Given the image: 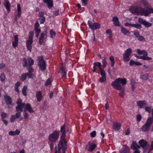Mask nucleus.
Wrapping results in <instances>:
<instances>
[{
    "mask_svg": "<svg viewBox=\"0 0 153 153\" xmlns=\"http://www.w3.org/2000/svg\"><path fill=\"white\" fill-rule=\"evenodd\" d=\"M137 57L138 59H143L145 60H149L152 59V58L144 55L143 56H137Z\"/></svg>",
    "mask_w": 153,
    "mask_h": 153,
    "instance_id": "nucleus-28",
    "label": "nucleus"
},
{
    "mask_svg": "<svg viewBox=\"0 0 153 153\" xmlns=\"http://www.w3.org/2000/svg\"><path fill=\"white\" fill-rule=\"evenodd\" d=\"M4 100L7 105H11L12 101L10 97L7 95H5L4 96Z\"/></svg>",
    "mask_w": 153,
    "mask_h": 153,
    "instance_id": "nucleus-15",
    "label": "nucleus"
},
{
    "mask_svg": "<svg viewBox=\"0 0 153 153\" xmlns=\"http://www.w3.org/2000/svg\"><path fill=\"white\" fill-rule=\"evenodd\" d=\"M26 74L28 78L32 79L33 78L34 75L32 73H27Z\"/></svg>",
    "mask_w": 153,
    "mask_h": 153,
    "instance_id": "nucleus-43",
    "label": "nucleus"
},
{
    "mask_svg": "<svg viewBox=\"0 0 153 153\" xmlns=\"http://www.w3.org/2000/svg\"><path fill=\"white\" fill-rule=\"evenodd\" d=\"M59 132L55 131L53 133L50 134L48 137L49 140L52 143L55 142L59 138Z\"/></svg>",
    "mask_w": 153,
    "mask_h": 153,
    "instance_id": "nucleus-3",
    "label": "nucleus"
},
{
    "mask_svg": "<svg viewBox=\"0 0 153 153\" xmlns=\"http://www.w3.org/2000/svg\"><path fill=\"white\" fill-rule=\"evenodd\" d=\"M142 116L140 114H138L137 115L136 118L137 120L140 121L141 119Z\"/></svg>",
    "mask_w": 153,
    "mask_h": 153,
    "instance_id": "nucleus-57",
    "label": "nucleus"
},
{
    "mask_svg": "<svg viewBox=\"0 0 153 153\" xmlns=\"http://www.w3.org/2000/svg\"><path fill=\"white\" fill-rule=\"evenodd\" d=\"M152 122V119L151 117H148L145 123L142 126L141 129L144 132L148 131L151 127Z\"/></svg>",
    "mask_w": 153,
    "mask_h": 153,
    "instance_id": "nucleus-2",
    "label": "nucleus"
},
{
    "mask_svg": "<svg viewBox=\"0 0 153 153\" xmlns=\"http://www.w3.org/2000/svg\"><path fill=\"white\" fill-rule=\"evenodd\" d=\"M36 96L38 101L40 102L42 97L41 92L40 91H37L36 93Z\"/></svg>",
    "mask_w": 153,
    "mask_h": 153,
    "instance_id": "nucleus-25",
    "label": "nucleus"
},
{
    "mask_svg": "<svg viewBox=\"0 0 153 153\" xmlns=\"http://www.w3.org/2000/svg\"><path fill=\"white\" fill-rule=\"evenodd\" d=\"M129 57V56L123 55V58L125 61L128 62L130 60V59Z\"/></svg>",
    "mask_w": 153,
    "mask_h": 153,
    "instance_id": "nucleus-46",
    "label": "nucleus"
},
{
    "mask_svg": "<svg viewBox=\"0 0 153 153\" xmlns=\"http://www.w3.org/2000/svg\"><path fill=\"white\" fill-rule=\"evenodd\" d=\"M120 123L116 122L113 124V127L114 129L116 130H118L120 128Z\"/></svg>",
    "mask_w": 153,
    "mask_h": 153,
    "instance_id": "nucleus-26",
    "label": "nucleus"
},
{
    "mask_svg": "<svg viewBox=\"0 0 153 153\" xmlns=\"http://www.w3.org/2000/svg\"><path fill=\"white\" fill-rule=\"evenodd\" d=\"M33 40H27L26 42V46L27 49L30 51H31L32 49L31 44L32 43Z\"/></svg>",
    "mask_w": 153,
    "mask_h": 153,
    "instance_id": "nucleus-21",
    "label": "nucleus"
},
{
    "mask_svg": "<svg viewBox=\"0 0 153 153\" xmlns=\"http://www.w3.org/2000/svg\"><path fill=\"white\" fill-rule=\"evenodd\" d=\"M131 26L135 27L138 29H140L141 28V25L138 24H132Z\"/></svg>",
    "mask_w": 153,
    "mask_h": 153,
    "instance_id": "nucleus-39",
    "label": "nucleus"
},
{
    "mask_svg": "<svg viewBox=\"0 0 153 153\" xmlns=\"http://www.w3.org/2000/svg\"><path fill=\"white\" fill-rule=\"evenodd\" d=\"M137 52L139 54H142L143 55L147 56V53L144 50L141 51L139 49H137Z\"/></svg>",
    "mask_w": 153,
    "mask_h": 153,
    "instance_id": "nucleus-31",
    "label": "nucleus"
},
{
    "mask_svg": "<svg viewBox=\"0 0 153 153\" xmlns=\"http://www.w3.org/2000/svg\"><path fill=\"white\" fill-rule=\"evenodd\" d=\"M27 76V75L26 73L23 74L20 77V79L22 81H25L26 79Z\"/></svg>",
    "mask_w": 153,
    "mask_h": 153,
    "instance_id": "nucleus-37",
    "label": "nucleus"
},
{
    "mask_svg": "<svg viewBox=\"0 0 153 153\" xmlns=\"http://www.w3.org/2000/svg\"><path fill=\"white\" fill-rule=\"evenodd\" d=\"M29 63L30 64V66H31L33 64L34 61L31 58H29L28 59Z\"/></svg>",
    "mask_w": 153,
    "mask_h": 153,
    "instance_id": "nucleus-54",
    "label": "nucleus"
},
{
    "mask_svg": "<svg viewBox=\"0 0 153 153\" xmlns=\"http://www.w3.org/2000/svg\"><path fill=\"white\" fill-rule=\"evenodd\" d=\"M137 38L138 40L140 41H142L145 40V38L143 36H139Z\"/></svg>",
    "mask_w": 153,
    "mask_h": 153,
    "instance_id": "nucleus-63",
    "label": "nucleus"
},
{
    "mask_svg": "<svg viewBox=\"0 0 153 153\" xmlns=\"http://www.w3.org/2000/svg\"><path fill=\"white\" fill-rule=\"evenodd\" d=\"M142 64L139 62L134 61L132 60H131L129 62V65L131 66L135 65L136 66L141 65Z\"/></svg>",
    "mask_w": 153,
    "mask_h": 153,
    "instance_id": "nucleus-24",
    "label": "nucleus"
},
{
    "mask_svg": "<svg viewBox=\"0 0 153 153\" xmlns=\"http://www.w3.org/2000/svg\"><path fill=\"white\" fill-rule=\"evenodd\" d=\"M90 143V142H89L88 145L86 146V147L88 146V150L90 152H91L96 147L97 145L93 143Z\"/></svg>",
    "mask_w": 153,
    "mask_h": 153,
    "instance_id": "nucleus-13",
    "label": "nucleus"
},
{
    "mask_svg": "<svg viewBox=\"0 0 153 153\" xmlns=\"http://www.w3.org/2000/svg\"><path fill=\"white\" fill-rule=\"evenodd\" d=\"M124 147L120 151V153H129V148L127 145L123 146Z\"/></svg>",
    "mask_w": 153,
    "mask_h": 153,
    "instance_id": "nucleus-18",
    "label": "nucleus"
},
{
    "mask_svg": "<svg viewBox=\"0 0 153 153\" xmlns=\"http://www.w3.org/2000/svg\"><path fill=\"white\" fill-rule=\"evenodd\" d=\"M140 77L143 80H146L149 78V75L148 74H144L141 75Z\"/></svg>",
    "mask_w": 153,
    "mask_h": 153,
    "instance_id": "nucleus-30",
    "label": "nucleus"
},
{
    "mask_svg": "<svg viewBox=\"0 0 153 153\" xmlns=\"http://www.w3.org/2000/svg\"><path fill=\"white\" fill-rule=\"evenodd\" d=\"M100 70L101 75L102 76H106L105 73L104 71L102 69H100Z\"/></svg>",
    "mask_w": 153,
    "mask_h": 153,
    "instance_id": "nucleus-55",
    "label": "nucleus"
},
{
    "mask_svg": "<svg viewBox=\"0 0 153 153\" xmlns=\"http://www.w3.org/2000/svg\"><path fill=\"white\" fill-rule=\"evenodd\" d=\"M140 146L143 149L146 148V147H149V145L148 144L147 142L146 141L144 140H140L138 143Z\"/></svg>",
    "mask_w": 153,
    "mask_h": 153,
    "instance_id": "nucleus-9",
    "label": "nucleus"
},
{
    "mask_svg": "<svg viewBox=\"0 0 153 153\" xmlns=\"http://www.w3.org/2000/svg\"><path fill=\"white\" fill-rule=\"evenodd\" d=\"M146 10L145 9L140 7H132L129 9L130 12L133 13H136L140 15L144 16L146 13Z\"/></svg>",
    "mask_w": 153,
    "mask_h": 153,
    "instance_id": "nucleus-1",
    "label": "nucleus"
},
{
    "mask_svg": "<svg viewBox=\"0 0 153 153\" xmlns=\"http://www.w3.org/2000/svg\"><path fill=\"white\" fill-rule=\"evenodd\" d=\"M25 103H22V104L18 105L16 107V110L17 111L21 112L25 107Z\"/></svg>",
    "mask_w": 153,
    "mask_h": 153,
    "instance_id": "nucleus-17",
    "label": "nucleus"
},
{
    "mask_svg": "<svg viewBox=\"0 0 153 153\" xmlns=\"http://www.w3.org/2000/svg\"><path fill=\"white\" fill-rule=\"evenodd\" d=\"M51 83V81L50 78H48L46 81L45 82V85L47 86L48 85H50Z\"/></svg>",
    "mask_w": 153,
    "mask_h": 153,
    "instance_id": "nucleus-50",
    "label": "nucleus"
},
{
    "mask_svg": "<svg viewBox=\"0 0 153 153\" xmlns=\"http://www.w3.org/2000/svg\"><path fill=\"white\" fill-rule=\"evenodd\" d=\"M44 33H42L41 34V36L39 38V43L42 45L44 42Z\"/></svg>",
    "mask_w": 153,
    "mask_h": 153,
    "instance_id": "nucleus-29",
    "label": "nucleus"
},
{
    "mask_svg": "<svg viewBox=\"0 0 153 153\" xmlns=\"http://www.w3.org/2000/svg\"><path fill=\"white\" fill-rule=\"evenodd\" d=\"M24 118L25 119H27L29 117V115L26 112H24Z\"/></svg>",
    "mask_w": 153,
    "mask_h": 153,
    "instance_id": "nucleus-58",
    "label": "nucleus"
},
{
    "mask_svg": "<svg viewBox=\"0 0 153 153\" xmlns=\"http://www.w3.org/2000/svg\"><path fill=\"white\" fill-rule=\"evenodd\" d=\"M39 25L38 22H36V23L35 24V25L34 26L35 29H39L38 28V27H39Z\"/></svg>",
    "mask_w": 153,
    "mask_h": 153,
    "instance_id": "nucleus-62",
    "label": "nucleus"
},
{
    "mask_svg": "<svg viewBox=\"0 0 153 153\" xmlns=\"http://www.w3.org/2000/svg\"><path fill=\"white\" fill-rule=\"evenodd\" d=\"M3 4L7 9V12L9 13L10 12V4L9 3V2L7 0H5Z\"/></svg>",
    "mask_w": 153,
    "mask_h": 153,
    "instance_id": "nucleus-20",
    "label": "nucleus"
},
{
    "mask_svg": "<svg viewBox=\"0 0 153 153\" xmlns=\"http://www.w3.org/2000/svg\"><path fill=\"white\" fill-rule=\"evenodd\" d=\"M121 30L123 33L125 35H126L127 34L129 33H130L129 31L123 27H122L121 28Z\"/></svg>",
    "mask_w": 153,
    "mask_h": 153,
    "instance_id": "nucleus-36",
    "label": "nucleus"
},
{
    "mask_svg": "<svg viewBox=\"0 0 153 153\" xmlns=\"http://www.w3.org/2000/svg\"><path fill=\"white\" fill-rule=\"evenodd\" d=\"M112 21L115 26H120V25L119 21V19L118 17L116 16H114L112 18Z\"/></svg>",
    "mask_w": 153,
    "mask_h": 153,
    "instance_id": "nucleus-19",
    "label": "nucleus"
},
{
    "mask_svg": "<svg viewBox=\"0 0 153 153\" xmlns=\"http://www.w3.org/2000/svg\"><path fill=\"white\" fill-rule=\"evenodd\" d=\"M65 124L61 127L60 131L62 133V135L60 137V140L65 141Z\"/></svg>",
    "mask_w": 153,
    "mask_h": 153,
    "instance_id": "nucleus-7",
    "label": "nucleus"
},
{
    "mask_svg": "<svg viewBox=\"0 0 153 153\" xmlns=\"http://www.w3.org/2000/svg\"><path fill=\"white\" fill-rule=\"evenodd\" d=\"M140 4H143L146 7H148V3L146 0H142L140 1Z\"/></svg>",
    "mask_w": 153,
    "mask_h": 153,
    "instance_id": "nucleus-34",
    "label": "nucleus"
},
{
    "mask_svg": "<svg viewBox=\"0 0 153 153\" xmlns=\"http://www.w3.org/2000/svg\"><path fill=\"white\" fill-rule=\"evenodd\" d=\"M43 2L47 4V6L48 8L50 9L53 7V0H43Z\"/></svg>",
    "mask_w": 153,
    "mask_h": 153,
    "instance_id": "nucleus-14",
    "label": "nucleus"
},
{
    "mask_svg": "<svg viewBox=\"0 0 153 153\" xmlns=\"http://www.w3.org/2000/svg\"><path fill=\"white\" fill-rule=\"evenodd\" d=\"M131 148L134 150V153H140V146L137 144L136 141H133L132 142V144L131 145Z\"/></svg>",
    "mask_w": 153,
    "mask_h": 153,
    "instance_id": "nucleus-5",
    "label": "nucleus"
},
{
    "mask_svg": "<svg viewBox=\"0 0 153 153\" xmlns=\"http://www.w3.org/2000/svg\"><path fill=\"white\" fill-rule=\"evenodd\" d=\"M102 63L103 65V67L104 68L106 67L107 62H106V59L105 58H104L102 61Z\"/></svg>",
    "mask_w": 153,
    "mask_h": 153,
    "instance_id": "nucleus-53",
    "label": "nucleus"
},
{
    "mask_svg": "<svg viewBox=\"0 0 153 153\" xmlns=\"http://www.w3.org/2000/svg\"><path fill=\"white\" fill-rule=\"evenodd\" d=\"M27 89V87L26 86H24L22 90V93L25 96H26L27 95L26 90Z\"/></svg>",
    "mask_w": 153,
    "mask_h": 153,
    "instance_id": "nucleus-38",
    "label": "nucleus"
},
{
    "mask_svg": "<svg viewBox=\"0 0 153 153\" xmlns=\"http://www.w3.org/2000/svg\"><path fill=\"white\" fill-rule=\"evenodd\" d=\"M88 24L89 27L94 30L99 29L100 27V25L98 23L95 22L93 23L90 20L88 21Z\"/></svg>",
    "mask_w": 153,
    "mask_h": 153,
    "instance_id": "nucleus-6",
    "label": "nucleus"
},
{
    "mask_svg": "<svg viewBox=\"0 0 153 153\" xmlns=\"http://www.w3.org/2000/svg\"><path fill=\"white\" fill-rule=\"evenodd\" d=\"M16 118L15 115H12L10 118V120L11 122H13L16 119Z\"/></svg>",
    "mask_w": 153,
    "mask_h": 153,
    "instance_id": "nucleus-51",
    "label": "nucleus"
},
{
    "mask_svg": "<svg viewBox=\"0 0 153 153\" xmlns=\"http://www.w3.org/2000/svg\"><path fill=\"white\" fill-rule=\"evenodd\" d=\"M17 8L18 14L16 16V17L15 18L16 19L17 17L18 18H19L20 17V16L21 15V7H20V4H17Z\"/></svg>",
    "mask_w": 153,
    "mask_h": 153,
    "instance_id": "nucleus-27",
    "label": "nucleus"
},
{
    "mask_svg": "<svg viewBox=\"0 0 153 153\" xmlns=\"http://www.w3.org/2000/svg\"><path fill=\"white\" fill-rule=\"evenodd\" d=\"M96 135V131H93L90 133V135L92 137H94Z\"/></svg>",
    "mask_w": 153,
    "mask_h": 153,
    "instance_id": "nucleus-60",
    "label": "nucleus"
},
{
    "mask_svg": "<svg viewBox=\"0 0 153 153\" xmlns=\"http://www.w3.org/2000/svg\"><path fill=\"white\" fill-rule=\"evenodd\" d=\"M145 109L146 111L148 112L149 113H150L151 112H152V107H145Z\"/></svg>",
    "mask_w": 153,
    "mask_h": 153,
    "instance_id": "nucleus-48",
    "label": "nucleus"
},
{
    "mask_svg": "<svg viewBox=\"0 0 153 153\" xmlns=\"http://www.w3.org/2000/svg\"><path fill=\"white\" fill-rule=\"evenodd\" d=\"M29 40H33L32 38L33 35V32L32 31H30L29 33Z\"/></svg>",
    "mask_w": 153,
    "mask_h": 153,
    "instance_id": "nucleus-41",
    "label": "nucleus"
},
{
    "mask_svg": "<svg viewBox=\"0 0 153 153\" xmlns=\"http://www.w3.org/2000/svg\"><path fill=\"white\" fill-rule=\"evenodd\" d=\"M132 52V50L130 48H129L127 49L126 51H125V53H124V55H126V56H130L131 54V52Z\"/></svg>",
    "mask_w": 153,
    "mask_h": 153,
    "instance_id": "nucleus-35",
    "label": "nucleus"
},
{
    "mask_svg": "<svg viewBox=\"0 0 153 153\" xmlns=\"http://www.w3.org/2000/svg\"><path fill=\"white\" fill-rule=\"evenodd\" d=\"M134 35L136 38H137L139 36V33L137 30H134L133 31Z\"/></svg>",
    "mask_w": 153,
    "mask_h": 153,
    "instance_id": "nucleus-49",
    "label": "nucleus"
},
{
    "mask_svg": "<svg viewBox=\"0 0 153 153\" xmlns=\"http://www.w3.org/2000/svg\"><path fill=\"white\" fill-rule=\"evenodd\" d=\"M27 111H28L30 113L34 112V111L32 109V108L30 104L25 105L24 111L26 112Z\"/></svg>",
    "mask_w": 153,
    "mask_h": 153,
    "instance_id": "nucleus-12",
    "label": "nucleus"
},
{
    "mask_svg": "<svg viewBox=\"0 0 153 153\" xmlns=\"http://www.w3.org/2000/svg\"><path fill=\"white\" fill-rule=\"evenodd\" d=\"M106 76H102L99 79L100 81L101 82H103L106 81Z\"/></svg>",
    "mask_w": 153,
    "mask_h": 153,
    "instance_id": "nucleus-47",
    "label": "nucleus"
},
{
    "mask_svg": "<svg viewBox=\"0 0 153 153\" xmlns=\"http://www.w3.org/2000/svg\"><path fill=\"white\" fill-rule=\"evenodd\" d=\"M16 119H18L21 115V113L20 112L17 111L15 114Z\"/></svg>",
    "mask_w": 153,
    "mask_h": 153,
    "instance_id": "nucleus-56",
    "label": "nucleus"
},
{
    "mask_svg": "<svg viewBox=\"0 0 153 153\" xmlns=\"http://www.w3.org/2000/svg\"><path fill=\"white\" fill-rule=\"evenodd\" d=\"M0 80L2 82L4 81L5 79V76L4 74H1L0 76Z\"/></svg>",
    "mask_w": 153,
    "mask_h": 153,
    "instance_id": "nucleus-45",
    "label": "nucleus"
},
{
    "mask_svg": "<svg viewBox=\"0 0 153 153\" xmlns=\"http://www.w3.org/2000/svg\"><path fill=\"white\" fill-rule=\"evenodd\" d=\"M146 12L145 16H148L149 13H153V8L148 9L146 10Z\"/></svg>",
    "mask_w": 153,
    "mask_h": 153,
    "instance_id": "nucleus-33",
    "label": "nucleus"
},
{
    "mask_svg": "<svg viewBox=\"0 0 153 153\" xmlns=\"http://www.w3.org/2000/svg\"><path fill=\"white\" fill-rule=\"evenodd\" d=\"M151 151H149V149H147V148H143V152L144 153H150V152Z\"/></svg>",
    "mask_w": 153,
    "mask_h": 153,
    "instance_id": "nucleus-59",
    "label": "nucleus"
},
{
    "mask_svg": "<svg viewBox=\"0 0 153 153\" xmlns=\"http://www.w3.org/2000/svg\"><path fill=\"white\" fill-rule=\"evenodd\" d=\"M137 105L140 108H144L146 105H147L146 101L145 100L139 101L137 102Z\"/></svg>",
    "mask_w": 153,
    "mask_h": 153,
    "instance_id": "nucleus-10",
    "label": "nucleus"
},
{
    "mask_svg": "<svg viewBox=\"0 0 153 153\" xmlns=\"http://www.w3.org/2000/svg\"><path fill=\"white\" fill-rule=\"evenodd\" d=\"M50 34L51 38H53L56 35V33L53 31V30H51L50 31Z\"/></svg>",
    "mask_w": 153,
    "mask_h": 153,
    "instance_id": "nucleus-44",
    "label": "nucleus"
},
{
    "mask_svg": "<svg viewBox=\"0 0 153 153\" xmlns=\"http://www.w3.org/2000/svg\"><path fill=\"white\" fill-rule=\"evenodd\" d=\"M7 116V114L6 113L2 112L1 114V117L2 120H4V119L6 118Z\"/></svg>",
    "mask_w": 153,
    "mask_h": 153,
    "instance_id": "nucleus-42",
    "label": "nucleus"
},
{
    "mask_svg": "<svg viewBox=\"0 0 153 153\" xmlns=\"http://www.w3.org/2000/svg\"><path fill=\"white\" fill-rule=\"evenodd\" d=\"M38 60H39V62H42L43 61H45L43 60V57L42 56H39L38 57Z\"/></svg>",
    "mask_w": 153,
    "mask_h": 153,
    "instance_id": "nucleus-61",
    "label": "nucleus"
},
{
    "mask_svg": "<svg viewBox=\"0 0 153 153\" xmlns=\"http://www.w3.org/2000/svg\"><path fill=\"white\" fill-rule=\"evenodd\" d=\"M138 20V22L144 25L145 27L147 28L149 27L152 25L151 23H149L148 22H147L146 21L143 20L142 18H139Z\"/></svg>",
    "mask_w": 153,
    "mask_h": 153,
    "instance_id": "nucleus-8",
    "label": "nucleus"
},
{
    "mask_svg": "<svg viewBox=\"0 0 153 153\" xmlns=\"http://www.w3.org/2000/svg\"><path fill=\"white\" fill-rule=\"evenodd\" d=\"M61 70L62 71L61 72H60V73L62 74V77H66V72L64 68V67L62 65V67L61 68Z\"/></svg>",
    "mask_w": 153,
    "mask_h": 153,
    "instance_id": "nucleus-32",
    "label": "nucleus"
},
{
    "mask_svg": "<svg viewBox=\"0 0 153 153\" xmlns=\"http://www.w3.org/2000/svg\"><path fill=\"white\" fill-rule=\"evenodd\" d=\"M116 81H118V82L121 83L122 85L123 86L126 84L127 82L126 79L125 78H119L116 79Z\"/></svg>",
    "mask_w": 153,
    "mask_h": 153,
    "instance_id": "nucleus-22",
    "label": "nucleus"
},
{
    "mask_svg": "<svg viewBox=\"0 0 153 153\" xmlns=\"http://www.w3.org/2000/svg\"><path fill=\"white\" fill-rule=\"evenodd\" d=\"M14 41L13 42L12 45L14 48L16 47L18 44V38L17 35H16L14 36Z\"/></svg>",
    "mask_w": 153,
    "mask_h": 153,
    "instance_id": "nucleus-23",
    "label": "nucleus"
},
{
    "mask_svg": "<svg viewBox=\"0 0 153 153\" xmlns=\"http://www.w3.org/2000/svg\"><path fill=\"white\" fill-rule=\"evenodd\" d=\"M36 31V36L37 37H38L39 33L40 32L41 30L40 29H34Z\"/></svg>",
    "mask_w": 153,
    "mask_h": 153,
    "instance_id": "nucleus-52",
    "label": "nucleus"
},
{
    "mask_svg": "<svg viewBox=\"0 0 153 153\" xmlns=\"http://www.w3.org/2000/svg\"><path fill=\"white\" fill-rule=\"evenodd\" d=\"M38 65L41 71H45L46 68V65L45 61L38 62Z\"/></svg>",
    "mask_w": 153,
    "mask_h": 153,
    "instance_id": "nucleus-11",
    "label": "nucleus"
},
{
    "mask_svg": "<svg viewBox=\"0 0 153 153\" xmlns=\"http://www.w3.org/2000/svg\"><path fill=\"white\" fill-rule=\"evenodd\" d=\"M39 19L40 20V24H43L45 20V17H41V18H39Z\"/></svg>",
    "mask_w": 153,
    "mask_h": 153,
    "instance_id": "nucleus-40",
    "label": "nucleus"
},
{
    "mask_svg": "<svg viewBox=\"0 0 153 153\" xmlns=\"http://www.w3.org/2000/svg\"><path fill=\"white\" fill-rule=\"evenodd\" d=\"M112 86L114 87L116 89L120 90H124V86L122 85L121 83L116 81V79L111 83Z\"/></svg>",
    "mask_w": 153,
    "mask_h": 153,
    "instance_id": "nucleus-4",
    "label": "nucleus"
},
{
    "mask_svg": "<svg viewBox=\"0 0 153 153\" xmlns=\"http://www.w3.org/2000/svg\"><path fill=\"white\" fill-rule=\"evenodd\" d=\"M28 70L29 72L28 73H32V72L33 71V69L30 66L29 68L28 69Z\"/></svg>",
    "mask_w": 153,
    "mask_h": 153,
    "instance_id": "nucleus-64",
    "label": "nucleus"
},
{
    "mask_svg": "<svg viewBox=\"0 0 153 153\" xmlns=\"http://www.w3.org/2000/svg\"><path fill=\"white\" fill-rule=\"evenodd\" d=\"M94 66L93 67V68L94 69L93 70V72H96L97 73L99 74V72H97V70H96V66H97L98 67L99 69H100V67L101 66V63L100 62H94L93 63Z\"/></svg>",
    "mask_w": 153,
    "mask_h": 153,
    "instance_id": "nucleus-16",
    "label": "nucleus"
}]
</instances>
